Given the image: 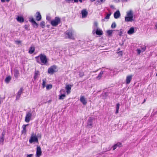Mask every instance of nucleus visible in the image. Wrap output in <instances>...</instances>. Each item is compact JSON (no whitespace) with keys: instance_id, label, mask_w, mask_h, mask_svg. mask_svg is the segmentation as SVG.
Here are the masks:
<instances>
[{"instance_id":"nucleus-12","label":"nucleus","mask_w":157,"mask_h":157,"mask_svg":"<svg viewBox=\"0 0 157 157\" xmlns=\"http://www.w3.org/2000/svg\"><path fill=\"white\" fill-rule=\"evenodd\" d=\"M121 16L120 12L119 10H117L114 13V17L115 19H117Z\"/></svg>"},{"instance_id":"nucleus-37","label":"nucleus","mask_w":157,"mask_h":157,"mask_svg":"<svg viewBox=\"0 0 157 157\" xmlns=\"http://www.w3.org/2000/svg\"><path fill=\"white\" fill-rule=\"evenodd\" d=\"M22 91L23 88H21L18 91L17 94L21 96V94L22 93Z\"/></svg>"},{"instance_id":"nucleus-24","label":"nucleus","mask_w":157,"mask_h":157,"mask_svg":"<svg viewBox=\"0 0 157 157\" xmlns=\"http://www.w3.org/2000/svg\"><path fill=\"white\" fill-rule=\"evenodd\" d=\"M125 20L127 22L132 21L133 20V18L131 17H126L125 18Z\"/></svg>"},{"instance_id":"nucleus-60","label":"nucleus","mask_w":157,"mask_h":157,"mask_svg":"<svg viewBox=\"0 0 157 157\" xmlns=\"http://www.w3.org/2000/svg\"><path fill=\"white\" fill-rule=\"evenodd\" d=\"M79 2H82V0H79Z\"/></svg>"},{"instance_id":"nucleus-43","label":"nucleus","mask_w":157,"mask_h":157,"mask_svg":"<svg viewBox=\"0 0 157 157\" xmlns=\"http://www.w3.org/2000/svg\"><path fill=\"white\" fill-rule=\"evenodd\" d=\"M21 96L18 94H17L16 97V100H19L20 97Z\"/></svg>"},{"instance_id":"nucleus-44","label":"nucleus","mask_w":157,"mask_h":157,"mask_svg":"<svg viewBox=\"0 0 157 157\" xmlns=\"http://www.w3.org/2000/svg\"><path fill=\"white\" fill-rule=\"evenodd\" d=\"M117 147V146L116 144H115L113 146V150H115Z\"/></svg>"},{"instance_id":"nucleus-38","label":"nucleus","mask_w":157,"mask_h":157,"mask_svg":"<svg viewBox=\"0 0 157 157\" xmlns=\"http://www.w3.org/2000/svg\"><path fill=\"white\" fill-rule=\"evenodd\" d=\"M40 25L43 28H44L45 26V22L44 21H42L40 24Z\"/></svg>"},{"instance_id":"nucleus-41","label":"nucleus","mask_w":157,"mask_h":157,"mask_svg":"<svg viewBox=\"0 0 157 157\" xmlns=\"http://www.w3.org/2000/svg\"><path fill=\"white\" fill-rule=\"evenodd\" d=\"M116 144L117 147H120L121 146V143L120 142H118Z\"/></svg>"},{"instance_id":"nucleus-39","label":"nucleus","mask_w":157,"mask_h":157,"mask_svg":"<svg viewBox=\"0 0 157 157\" xmlns=\"http://www.w3.org/2000/svg\"><path fill=\"white\" fill-rule=\"evenodd\" d=\"M116 26V25L115 22H113L111 25V27L112 28H115Z\"/></svg>"},{"instance_id":"nucleus-7","label":"nucleus","mask_w":157,"mask_h":157,"mask_svg":"<svg viewBox=\"0 0 157 157\" xmlns=\"http://www.w3.org/2000/svg\"><path fill=\"white\" fill-rule=\"evenodd\" d=\"M38 140L37 137L36 136H31L29 140V142L30 143H32L33 142H37Z\"/></svg>"},{"instance_id":"nucleus-1","label":"nucleus","mask_w":157,"mask_h":157,"mask_svg":"<svg viewBox=\"0 0 157 157\" xmlns=\"http://www.w3.org/2000/svg\"><path fill=\"white\" fill-rule=\"evenodd\" d=\"M35 58L36 62L41 65H45L48 62V59L46 55L44 54H40Z\"/></svg>"},{"instance_id":"nucleus-59","label":"nucleus","mask_w":157,"mask_h":157,"mask_svg":"<svg viewBox=\"0 0 157 157\" xmlns=\"http://www.w3.org/2000/svg\"><path fill=\"white\" fill-rule=\"evenodd\" d=\"M4 157H9V156L8 155H5Z\"/></svg>"},{"instance_id":"nucleus-55","label":"nucleus","mask_w":157,"mask_h":157,"mask_svg":"<svg viewBox=\"0 0 157 157\" xmlns=\"http://www.w3.org/2000/svg\"><path fill=\"white\" fill-rule=\"evenodd\" d=\"M110 7L111 8L113 9L114 8V7L113 5H111Z\"/></svg>"},{"instance_id":"nucleus-36","label":"nucleus","mask_w":157,"mask_h":157,"mask_svg":"<svg viewBox=\"0 0 157 157\" xmlns=\"http://www.w3.org/2000/svg\"><path fill=\"white\" fill-rule=\"evenodd\" d=\"M113 32V31L112 30H108L107 31V33L108 36H110L111 35Z\"/></svg>"},{"instance_id":"nucleus-58","label":"nucleus","mask_w":157,"mask_h":157,"mask_svg":"<svg viewBox=\"0 0 157 157\" xmlns=\"http://www.w3.org/2000/svg\"><path fill=\"white\" fill-rule=\"evenodd\" d=\"M123 2H127V0H122Z\"/></svg>"},{"instance_id":"nucleus-10","label":"nucleus","mask_w":157,"mask_h":157,"mask_svg":"<svg viewBox=\"0 0 157 157\" xmlns=\"http://www.w3.org/2000/svg\"><path fill=\"white\" fill-rule=\"evenodd\" d=\"M80 100L83 105H85L87 104L86 99L85 98L84 96H81L80 97Z\"/></svg>"},{"instance_id":"nucleus-30","label":"nucleus","mask_w":157,"mask_h":157,"mask_svg":"<svg viewBox=\"0 0 157 157\" xmlns=\"http://www.w3.org/2000/svg\"><path fill=\"white\" fill-rule=\"evenodd\" d=\"M111 14V13H109L107 14V15L105 17L104 19H102V21H105V19H109L110 16Z\"/></svg>"},{"instance_id":"nucleus-62","label":"nucleus","mask_w":157,"mask_h":157,"mask_svg":"<svg viewBox=\"0 0 157 157\" xmlns=\"http://www.w3.org/2000/svg\"><path fill=\"white\" fill-rule=\"evenodd\" d=\"M145 101H146L145 99H144V102Z\"/></svg>"},{"instance_id":"nucleus-8","label":"nucleus","mask_w":157,"mask_h":157,"mask_svg":"<svg viewBox=\"0 0 157 157\" xmlns=\"http://www.w3.org/2000/svg\"><path fill=\"white\" fill-rule=\"evenodd\" d=\"M41 149L40 146H37L36 148V157H40L41 155Z\"/></svg>"},{"instance_id":"nucleus-13","label":"nucleus","mask_w":157,"mask_h":157,"mask_svg":"<svg viewBox=\"0 0 157 157\" xmlns=\"http://www.w3.org/2000/svg\"><path fill=\"white\" fill-rule=\"evenodd\" d=\"M66 92L67 94H69L71 92V86L70 85H66L65 87Z\"/></svg>"},{"instance_id":"nucleus-46","label":"nucleus","mask_w":157,"mask_h":157,"mask_svg":"<svg viewBox=\"0 0 157 157\" xmlns=\"http://www.w3.org/2000/svg\"><path fill=\"white\" fill-rule=\"evenodd\" d=\"M137 53L138 54H140L141 53V50L140 49H137Z\"/></svg>"},{"instance_id":"nucleus-54","label":"nucleus","mask_w":157,"mask_h":157,"mask_svg":"<svg viewBox=\"0 0 157 157\" xmlns=\"http://www.w3.org/2000/svg\"><path fill=\"white\" fill-rule=\"evenodd\" d=\"M124 44V42H123V43L122 44H121V43H119V44L121 46H122Z\"/></svg>"},{"instance_id":"nucleus-15","label":"nucleus","mask_w":157,"mask_h":157,"mask_svg":"<svg viewBox=\"0 0 157 157\" xmlns=\"http://www.w3.org/2000/svg\"><path fill=\"white\" fill-rule=\"evenodd\" d=\"M134 28L132 27L130 28V29L128 31L127 33L129 35H131L134 33Z\"/></svg>"},{"instance_id":"nucleus-25","label":"nucleus","mask_w":157,"mask_h":157,"mask_svg":"<svg viewBox=\"0 0 157 157\" xmlns=\"http://www.w3.org/2000/svg\"><path fill=\"white\" fill-rule=\"evenodd\" d=\"M78 0H65V2L68 3L78 2Z\"/></svg>"},{"instance_id":"nucleus-52","label":"nucleus","mask_w":157,"mask_h":157,"mask_svg":"<svg viewBox=\"0 0 157 157\" xmlns=\"http://www.w3.org/2000/svg\"><path fill=\"white\" fill-rule=\"evenodd\" d=\"M46 19L47 20L49 21L50 19V18L49 17H46Z\"/></svg>"},{"instance_id":"nucleus-61","label":"nucleus","mask_w":157,"mask_h":157,"mask_svg":"<svg viewBox=\"0 0 157 157\" xmlns=\"http://www.w3.org/2000/svg\"><path fill=\"white\" fill-rule=\"evenodd\" d=\"M95 0H91V2H94L95 1Z\"/></svg>"},{"instance_id":"nucleus-28","label":"nucleus","mask_w":157,"mask_h":157,"mask_svg":"<svg viewBox=\"0 0 157 157\" xmlns=\"http://www.w3.org/2000/svg\"><path fill=\"white\" fill-rule=\"evenodd\" d=\"M120 106V104L119 103H118L116 105V111L115 112V113L117 114L118 113L119 109V107Z\"/></svg>"},{"instance_id":"nucleus-50","label":"nucleus","mask_w":157,"mask_h":157,"mask_svg":"<svg viewBox=\"0 0 157 157\" xmlns=\"http://www.w3.org/2000/svg\"><path fill=\"white\" fill-rule=\"evenodd\" d=\"M118 54L122 55V51H120L118 52Z\"/></svg>"},{"instance_id":"nucleus-34","label":"nucleus","mask_w":157,"mask_h":157,"mask_svg":"<svg viewBox=\"0 0 157 157\" xmlns=\"http://www.w3.org/2000/svg\"><path fill=\"white\" fill-rule=\"evenodd\" d=\"M52 85L51 84H49L47 85L46 86V89L47 90H49L51 89L52 88Z\"/></svg>"},{"instance_id":"nucleus-27","label":"nucleus","mask_w":157,"mask_h":157,"mask_svg":"<svg viewBox=\"0 0 157 157\" xmlns=\"http://www.w3.org/2000/svg\"><path fill=\"white\" fill-rule=\"evenodd\" d=\"M126 17H132V18H133V14L131 10L129 11L127 13Z\"/></svg>"},{"instance_id":"nucleus-35","label":"nucleus","mask_w":157,"mask_h":157,"mask_svg":"<svg viewBox=\"0 0 157 157\" xmlns=\"http://www.w3.org/2000/svg\"><path fill=\"white\" fill-rule=\"evenodd\" d=\"M32 25L35 28H37L38 26V24L35 21L33 22L32 23Z\"/></svg>"},{"instance_id":"nucleus-29","label":"nucleus","mask_w":157,"mask_h":157,"mask_svg":"<svg viewBox=\"0 0 157 157\" xmlns=\"http://www.w3.org/2000/svg\"><path fill=\"white\" fill-rule=\"evenodd\" d=\"M106 0H97L96 1L97 3V5H100L101 4L104 3Z\"/></svg>"},{"instance_id":"nucleus-20","label":"nucleus","mask_w":157,"mask_h":157,"mask_svg":"<svg viewBox=\"0 0 157 157\" xmlns=\"http://www.w3.org/2000/svg\"><path fill=\"white\" fill-rule=\"evenodd\" d=\"M96 34L98 35H101L103 34V32L101 30H98V29L95 30Z\"/></svg>"},{"instance_id":"nucleus-57","label":"nucleus","mask_w":157,"mask_h":157,"mask_svg":"<svg viewBox=\"0 0 157 157\" xmlns=\"http://www.w3.org/2000/svg\"><path fill=\"white\" fill-rule=\"evenodd\" d=\"M155 27H156V29H157V23H156L155 25Z\"/></svg>"},{"instance_id":"nucleus-18","label":"nucleus","mask_w":157,"mask_h":157,"mask_svg":"<svg viewBox=\"0 0 157 157\" xmlns=\"http://www.w3.org/2000/svg\"><path fill=\"white\" fill-rule=\"evenodd\" d=\"M14 76L16 78H17L19 75V71L17 69H15L14 70Z\"/></svg>"},{"instance_id":"nucleus-26","label":"nucleus","mask_w":157,"mask_h":157,"mask_svg":"<svg viewBox=\"0 0 157 157\" xmlns=\"http://www.w3.org/2000/svg\"><path fill=\"white\" fill-rule=\"evenodd\" d=\"M47 79L46 78H43L42 79V86L43 88H44L46 86V83Z\"/></svg>"},{"instance_id":"nucleus-33","label":"nucleus","mask_w":157,"mask_h":157,"mask_svg":"<svg viewBox=\"0 0 157 157\" xmlns=\"http://www.w3.org/2000/svg\"><path fill=\"white\" fill-rule=\"evenodd\" d=\"M103 71H101L98 76L96 78L98 79H100L102 76V75L103 74Z\"/></svg>"},{"instance_id":"nucleus-14","label":"nucleus","mask_w":157,"mask_h":157,"mask_svg":"<svg viewBox=\"0 0 157 157\" xmlns=\"http://www.w3.org/2000/svg\"><path fill=\"white\" fill-rule=\"evenodd\" d=\"M36 19L38 21H40L41 19V16L40 13L39 12H37L36 13Z\"/></svg>"},{"instance_id":"nucleus-22","label":"nucleus","mask_w":157,"mask_h":157,"mask_svg":"<svg viewBox=\"0 0 157 157\" xmlns=\"http://www.w3.org/2000/svg\"><path fill=\"white\" fill-rule=\"evenodd\" d=\"M98 24L97 22H95L94 23V27H93V33H94L96 29H98Z\"/></svg>"},{"instance_id":"nucleus-49","label":"nucleus","mask_w":157,"mask_h":157,"mask_svg":"<svg viewBox=\"0 0 157 157\" xmlns=\"http://www.w3.org/2000/svg\"><path fill=\"white\" fill-rule=\"evenodd\" d=\"M146 47H143L142 48V52H144V51L145 50H146Z\"/></svg>"},{"instance_id":"nucleus-3","label":"nucleus","mask_w":157,"mask_h":157,"mask_svg":"<svg viewBox=\"0 0 157 157\" xmlns=\"http://www.w3.org/2000/svg\"><path fill=\"white\" fill-rule=\"evenodd\" d=\"M61 22L60 19L59 17H56L54 20L51 22V25L53 26H56Z\"/></svg>"},{"instance_id":"nucleus-56","label":"nucleus","mask_w":157,"mask_h":157,"mask_svg":"<svg viewBox=\"0 0 157 157\" xmlns=\"http://www.w3.org/2000/svg\"><path fill=\"white\" fill-rule=\"evenodd\" d=\"M122 33H123L121 31H120V33H119L120 35L121 36L122 35Z\"/></svg>"},{"instance_id":"nucleus-9","label":"nucleus","mask_w":157,"mask_h":157,"mask_svg":"<svg viewBox=\"0 0 157 157\" xmlns=\"http://www.w3.org/2000/svg\"><path fill=\"white\" fill-rule=\"evenodd\" d=\"M81 13L82 14V18H84L87 17L88 12L86 11V10L84 9L82 10Z\"/></svg>"},{"instance_id":"nucleus-45","label":"nucleus","mask_w":157,"mask_h":157,"mask_svg":"<svg viewBox=\"0 0 157 157\" xmlns=\"http://www.w3.org/2000/svg\"><path fill=\"white\" fill-rule=\"evenodd\" d=\"M24 28L26 30H28V26L27 25H25L24 26Z\"/></svg>"},{"instance_id":"nucleus-48","label":"nucleus","mask_w":157,"mask_h":157,"mask_svg":"<svg viewBox=\"0 0 157 157\" xmlns=\"http://www.w3.org/2000/svg\"><path fill=\"white\" fill-rule=\"evenodd\" d=\"M5 132H3L2 133V135L1 136H3V137H5L4 136L5 135Z\"/></svg>"},{"instance_id":"nucleus-31","label":"nucleus","mask_w":157,"mask_h":157,"mask_svg":"<svg viewBox=\"0 0 157 157\" xmlns=\"http://www.w3.org/2000/svg\"><path fill=\"white\" fill-rule=\"evenodd\" d=\"M11 79V78L10 76L7 77L5 79V82L6 83H8Z\"/></svg>"},{"instance_id":"nucleus-64","label":"nucleus","mask_w":157,"mask_h":157,"mask_svg":"<svg viewBox=\"0 0 157 157\" xmlns=\"http://www.w3.org/2000/svg\"><path fill=\"white\" fill-rule=\"evenodd\" d=\"M156 76H157V73H156Z\"/></svg>"},{"instance_id":"nucleus-47","label":"nucleus","mask_w":157,"mask_h":157,"mask_svg":"<svg viewBox=\"0 0 157 157\" xmlns=\"http://www.w3.org/2000/svg\"><path fill=\"white\" fill-rule=\"evenodd\" d=\"M10 0H5V1L7 2H9ZM1 1L2 2H5V0H1Z\"/></svg>"},{"instance_id":"nucleus-32","label":"nucleus","mask_w":157,"mask_h":157,"mask_svg":"<svg viewBox=\"0 0 157 157\" xmlns=\"http://www.w3.org/2000/svg\"><path fill=\"white\" fill-rule=\"evenodd\" d=\"M5 137H3V136H0V144L2 145H3V142L4 140Z\"/></svg>"},{"instance_id":"nucleus-51","label":"nucleus","mask_w":157,"mask_h":157,"mask_svg":"<svg viewBox=\"0 0 157 157\" xmlns=\"http://www.w3.org/2000/svg\"><path fill=\"white\" fill-rule=\"evenodd\" d=\"M33 155V154H29V155H27V157H32V156Z\"/></svg>"},{"instance_id":"nucleus-23","label":"nucleus","mask_w":157,"mask_h":157,"mask_svg":"<svg viewBox=\"0 0 157 157\" xmlns=\"http://www.w3.org/2000/svg\"><path fill=\"white\" fill-rule=\"evenodd\" d=\"M35 48L34 47H31L29 48V53L30 54H32L34 52Z\"/></svg>"},{"instance_id":"nucleus-53","label":"nucleus","mask_w":157,"mask_h":157,"mask_svg":"<svg viewBox=\"0 0 157 157\" xmlns=\"http://www.w3.org/2000/svg\"><path fill=\"white\" fill-rule=\"evenodd\" d=\"M16 42L17 44H20L21 43V42L20 41H16Z\"/></svg>"},{"instance_id":"nucleus-63","label":"nucleus","mask_w":157,"mask_h":157,"mask_svg":"<svg viewBox=\"0 0 157 157\" xmlns=\"http://www.w3.org/2000/svg\"><path fill=\"white\" fill-rule=\"evenodd\" d=\"M110 149L108 148V150H110Z\"/></svg>"},{"instance_id":"nucleus-21","label":"nucleus","mask_w":157,"mask_h":157,"mask_svg":"<svg viewBox=\"0 0 157 157\" xmlns=\"http://www.w3.org/2000/svg\"><path fill=\"white\" fill-rule=\"evenodd\" d=\"M39 75V72L38 71L36 70L34 72V75L33 78L34 80H36L37 78L38 75Z\"/></svg>"},{"instance_id":"nucleus-5","label":"nucleus","mask_w":157,"mask_h":157,"mask_svg":"<svg viewBox=\"0 0 157 157\" xmlns=\"http://www.w3.org/2000/svg\"><path fill=\"white\" fill-rule=\"evenodd\" d=\"M32 116V113L31 111L26 113L25 118V121L26 122L28 123L31 120Z\"/></svg>"},{"instance_id":"nucleus-2","label":"nucleus","mask_w":157,"mask_h":157,"mask_svg":"<svg viewBox=\"0 0 157 157\" xmlns=\"http://www.w3.org/2000/svg\"><path fill=\"white\" fill-rule=\"evenodd\" d=\"M74 31L71 30H68L65 33V37L71 39H74Z\"/></svg>"},{"instance_id":"nucleus-17","label":"nucleus","mask_w":157,"mask_h":157,"mask_svg":"<svg viewBox=\"0 0 157 157\" xmlns=\"http://www.w3.org/2000/svg\"><path fill=\"white\" fill-rule=\"evenodd\" d=\"M17 20L18 22L21 23L24 21V19L23 17L21 16H18L17 17Z\"/></svg>"},{"instance_id":"nucleus-11","label":"nucleus","mask_w":157,"mask_h":157,"mask_svg":"<svg viewBox=\"0 0 157 157\" xmlns=\"http://www.w3.org/2000/svg\"><path fill=\"white\" fill-rule=\"evenodd\" d=\"M93 124V119L91 117H89L87 121V127H90Z\"/></svg>"},{"instance_id":"nucleus-40","label":"nucleus","mask_w":157,"mask_h":157,"mask_svg":"<svg viewBox=\"0 0 157 157\" xmlns=\"http://www.w3.org/2000/svg\"><path fill=\"white\" fill-rule=\"evenodd\" d=\"M29 21L31 22L32 23L33 22L35 21L33 18V17L29 18Z\"/></svg>"},{"instance_id":"nucleus-16","label":"nucleus","mask_w":157,"mask_h":157,"mask_svg":"<svg viewBox=\"0 0 157 157\" xmlns=\"http://www.w3.org/2000/svg\"><path fill=\"white\" fill-rule=\"evenodd\" d=\"M132 76L129 75L127 77L126 79V83L127 84H129L132 79Z\"/></svg>"},{"instance_id":"nucleus-19","label":"nucleus","mask_w":157,"mask_h":157,"mask_svg":"<svg viewBox=\"0 0 157 157\" xmlns=\"http://www.w3.org/2000/svg\"><path fill=\"white\" fill-rule=\"evenodd\" d=\"M28 124H23L22 126V128H23V130L21 131L22 133H24L25 134L26 133V127L28 125Z\"/></svg>"},{"instance_id":"nucleus-6","label":"nucleus","mask_w":157,"mask_h":157,"mask_svg":"<svg viewBox=\"0 0 157 157\" xmlns=\"http://www.w3.org/2000/svg\"><path fill=\"white\" fill-rule=\"evenodd\" d=\"M60 95L59 96V99L60 100H63L64 99L66 95L64 94L65 93V90L63 89H61L59 91Z\"/></svg>"},{"instance_id":"nucleus-4","label":"nucleus","mask_w":157,"mask_h":157,"mask_svg":"<svg viewBox=\"0 0 157 157\" xmlns=\"http://www.w3.org/2000/svg\"><path fill=\"white\" fill-rule=\"evenodd\" d=\"M57 71V67L56 65H53L48 68V72L49 74H52L54 72H56Z\"/></svg>"},{"instance_id":"nucleus-42","label":"nucleus","mask_w":157,"mask_h":157,"mask_svg":"<svg viewBox=\"0 0 157 157\" xmlns=\"http://www.w3.org/2000/svg\"><path fill=\"white\" fill-rule=\"evenodd\" d=\"M79 76L80 77H82L83 76H84V73L83 72H80L79 74Z\"/></svg>"}]
</instances>
